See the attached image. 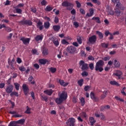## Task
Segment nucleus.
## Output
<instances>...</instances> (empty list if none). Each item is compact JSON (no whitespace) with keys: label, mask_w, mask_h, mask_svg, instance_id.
Here are the masks:
<instances>
[{"label":"nucleus","mask_w":126,"mask_h":126,"mask_svg":"<svg viewBox=\"0 0 126 126\" xmlns=\"http://www.w3.org/2000/svg\"><path fill=\"white\" fill-rule=\"evenodd\" d=\"M104 64V62L102 60L98 61L96 63L95 66V71H99V72H101L103 70L102 66Z\"/></svg>","instance_id":"f257e3e1"},{"label":"nucleus","mask_w":126,"mask_h":126,"mask_svg":"<svg viewBox=\"0 0 126 126\" xmlns=\"http://www.w3.org/2000/svg\"><path fill=\"white\" fill-rule=\"evenodd\" d=\"M66 51L70 54H75L78 53L76 48L73 46H68L66 48Z\"/></svg>","instance_id":"f03ea898"},{"label":"nucleus","mask_w":126,"mask_h":126,"mask_svg":"<svg viewBox=\"0 0 126 126\" xmlns=\"http://www.w3.org/2000/svg\"><path fill=\"white\" fill-rule=\"evenodd\" d=\"M62 5L64 7H67V9L70 10L72 9L73 4L68 2V1H64L62 3Z\"/></svg>","instance_id":"7ed1b4c3"},{"label":"nucleus","mask_w":126,"mask_h":126,"mask_svg":"<svg viewBox=\"0 0 126 126\" xmlns=\"http://www.w3.org/2000/svg\"><path fill=\"white\" fill-rule=\"evenodd\" d=\"M14 89V86L12 85H10L9 86H7L5 88V92L6 93H8V94H11Z\"/></svg>","instance_id":"20e7f679"},{"label":"nucleus","mask_w":126,"mask_h":126,"mask_svg":"<svg viewBox=\"0 0 126 126\" xmlns=\"http://www.w3.org/2000/svg\"><path fill=\"white\" fill-rule=\"evenodd\" d=\"M96 40V36L94 35L91 36L89 38V42L90 44H94Z\"/></svg>","instance_id":"39448f33"},{"label":"nucleus","mask_w":126,"mask_h":126,"mask_svg":"<svg viewBox=\"0 0 126 126\" xmlns=\"http://www.w3.org/2000/svg\"><path fill=\"white\" fill-rule=\"evenodd\" d=\"M79 65L82 66L81 69L82 70H86L88 68V64L85 63L83 61H80L79 62Z\"/></svg>","instance_id":"423d86ee"},{"label":"nucleus","mask_w":126,"mask_h":126,"mask_svg":"<svg viewBox=\"0 0 126 126\" xmlns=\"http://www.w3.org/2000/svg\"><path fill=\"white\" fill-rule=\"evenodd\" d=\"M59 96L61 98L63 99V100L64 101V100H66L67 99V94L66 92H63V93L60 94H59Z\"/></svg>","instance_id":"0eeeda50"},{"label":"nucleus","mask_w":126,"mask_h":126,"mask_svg":"<svg viewBox=\"0 0 126 126\" xmlns=\"http://www.w3.org/2000/svg\"><path fill=\"white\" fill-rule=\"evenodd\" d=\"M123 73L121 70H116L115 72L113 73V75L118 77V79H120L121 78V76L123 75Z\"/></svg>","instance_id":"6e6552de"},{"label":"nucleus","mask_w":126,"mask_h":126,"mask_svg":"<svg viewBox=\"0 0 126 126\" xmlns=\"http://www.w3.org/2000/svg\"><path fill=\"white\" fill-rule=\"evenodd\" d=\"M20 40L23 41V43L26 45L29 44L30 42V38H25L24 37H21Z\"/></svg>","instance_id":"1a4fd4ad"},{"label":"nucleus","mask_w":126,"mask_h":126,"mask_svg":"<svg viewBox=\"0 0 126 126\" xmlns=\"http://www.w3.org/2000/svg\"><path fill=\"white\" fill-rule=\"evenodd\" d=\"M20 23L22 25H29V26H31L32 25V22L30 20H22L20 22Z\"/></svg>","instance_id":"9d476101"},{"label":"nucleus","mask_w":126,"mask_h":126,"mask_svg":"<svg viewBox=\"0 0 126 126\" xmlns=\"http://www.w3.org/2000/svg\"><path fill=\"white\" fill-rule=\"evenodd\" d=\"M23 90L24 91L25 95H28V92L29 91V89L27 87V85L25 84H24L22 86Z\"/></svg>","instance_id":"9b49d317"},{"label":"nucleus","mask_w":126,"mask_h":126,"mask_svg":"<svg viewBox=\"0 0 126 126\" xmlns=\"http://www.w3.org/2000/svg\"><path fill=\"white\" fill-rule=\"evenodd\" d=\"M113 64L115 67L119 68L121 66L120 63L117 59L113 60Z\"/></svg>","instance_id":"f8f14e48"},{"label":"nucleus","mask_w":126,"mask_h":126,"mask_svg":"<svg viewBox=\"0 0 126 126\" xmlns=\"http://www.w3.org/2000/svg\"><path fill=\"white\" fill-rule=\"evenodd\" d=\"M44 93L45 94H47V95H48L49 96H51V95L54 93V91L52 89L47 90L44 91Z\"/></svg>","instance_id":"ddd939ff"},{"label":"nucleus","mask_w":126,"mask_h":126,"mask_svg":"<svg viewBox=\"0 0 126 126\" xmlns=\"http://www.w3.org/2000/svg\"><path fill=\"white\" fill-rule=\"evenodd\" d=\"M37 27L40 30H43L44 29V26L43 25V23L40 21H39L37 23Z\"/></svg>","instance_id":"4468645a"},{"label":"nucleus","mask_w":126,"mask_h":126,"mask_svg":"<svg viewBox=\"0 0 126 126\" xmlns=\"http://www.w3.org/2000/svg\"><path fill=\"white\" fill-rule=\"evenodd\" d=\"M59 82L60 83V85H61L62 86H63V87H66V86L68 85V83L67 82H64V81H63V80H61L60 79L59 81Z\"/></svg>","instance_id":"2eb2a0df"},{"label":"nucleus","mask_w":126,"mask_h":126,"mask_svg":"<svg viewBox=\"0 0 126 126\" xmlns=\"http://www.w3.org/2000/svg\"><path fill=\"white\" fill-rule=\"evenodd\" d=\"M38 62L41 64H45L48 62V60L41 59H39Z\"/></svg>","instance_id":"dca6fc26"},{"label":"nucleus","mask_w":126,"mask_h":126,"mask_svg":"<svg viewBox=\"0 0 126 126\" xmlns=\"http://www.w3.org/2000/svg\"><path fill=\"white\" fill-rule=\"evenodd\" d=\"M89 11H90V13H87L86 14V16H88V17H91V16H92L94 15V9L93 8H90L89 9Z\"/></svg>","instance_id":"f3484780"},{"label":"nucleus","mask_w":126,"mask_h":126,"mask_svg":"<svg viewBox=\"0 0 126 126\" xmlns=\"http://www.w3.org/2000/svg\"><path fill=\"white\" fill-rule=\"evenodd\" d=\"M112 1L114 3H116V6L118 8H120L121 7V3H120L119 0H112Z\"/></svg>","instance_id":"a211bd4d"},{"label":"nucleus","mask_w":126,"mask_h":126,"mask_svg":"<svg viewBox=\"0 0 126 126\" xmlns=\"http://www.w3.org/2000/svg\"><path fill=\"white\" fill-rule=\"evenodd\" d=\"M75 122V120L74 118H71L69 119V126H74V123Z\"/></svg>","instance_id":"6ab92c4d"},{"label":"nucleus","mask_w":126,"mask_h":126,"mask_svg":"<svg viewBox=\"0 0 126 126\" xmlns=\"http://www.w3.org/2000/svg\"><path fill=\"white\" fill-rule=\"evenodd\" d=\"M42 54L44 55V56H47L48 55V54H49V53L48 52V49L44 47L43 49H42Z\"/></svg>","instance_id":"aec40b11"},{"label":"nucleus","mask_w":126,"mask_h":126,"mask_svg":"<svg viewBox=\"0 0 126 126\" xmlns=\"http://www.w3.org/2000/svg\"><path fill=\"white\" fill-rule=\"evenodd\" d=\"M43 35H37L35 38V39L36 41H39L40 40L42 41L43 40Z\"/></svg>","instance_id":"412c9836"},{"label":"nucleus","mask_w":126,"mask_h":126,"mask_svg":"<svg viewBox=\"0 0 126 126\" xmlns=\"http://www.w3.org/2000/svg\"><path fill=\"white\" fill-rule=\"evenodd\" d=\"M8 126H20L18 125L17 122L12 121L9 123V124L8 125Z\"/></svg>","instance_id":"4be33fe9"},{"label":"nucleus","mask_w":126,"mask_h":126,"mask_svg":"<svg viewBox=\"0 0 126 126\" xmlns=\"http://www.w3.org/2000/svg\"><path fill=\"white\" fill-rule=\"evenodd\" d=\"M55 101L57 104H62V103H63V100L60 97H59V98H56Z\"/></svg>","instance_id":"5701e85b"},{"label":"nucleus","mask_w":126,"mask_h":126,"mask_svg":"<svg viewBox=\"0 0 126 126\" xmlns=\"http://www.w3.org/2000/svg\"><path fill=\"white\" fill-rule=\"evenodd\" d=\"M53 42L56 47H58L60 45V42L57 39H54Z\"/></svg>","instance_id":"b1692460"},{"label":"nucleus","mask_w":126,"mask_h":126,"mask_svg":"<svg viewBox=\"0 0 126 126\" xmlns=\"http://www.w3.org/2000/svg\"><path fill=\"white\" fill-rule=\"evenodd\" d=\"M110 84L112 85H114V86H119V83L116 82V81L113 80V81H111L110 82Z\"/></svg>","instance_id":"393cba45"},{"label":"nucleus","mask_w":126,"mask_h":126,"mask_svg":"<svg viewBox=\"0 0 126 126\" xmlns=\"http://www.w3.org/2000/svg\"><path fill=\"white\" fill-rule=\"evenodd\" d=\"M34 79V78L32 76H30L28 78V80L29 82H31V84H35V81H32Z\"/></svg>","instance_id":"a878e982"},{"label":"nucleus","mask_w":126,"mask_h":126,"mask_svg":"<svg viewBox=\"0 0 126 126\" xmlns=\"http://www.w3.org/2000/svg\"><path fill=\"white\" fill-rule=\"evenodd\" d=\"M53 28L55 31H59L61 29V27L59 25L54 26Z\"/></svg>","instance_id":"bb28decb"},{"label":"nucleus","mask_w":126,"mask_h":126,"mask_svg":"<svg viewBox=\"0 0 126 126\" xmlns=\"http://www.w3.org/2000/svg\"><path fill=\"white\" fill-rule=\"evenodd\" d=\"M90 122L91 123V126H94V124L95 123V121L94 120L93 117H91L89 119Z\"/></svg>","instance_id":"cd10ccee"},{"label":"nucleus","mask_w":126,"mask_h":126,"mask_svg":"<svg viewBox=\"0 0 126 126\" xmlns=\"http://www.w3.org/2000/svg\"><path fill=\"white\" fill-rule=\"evenodd\" d=\"M48 69L50 70V71L52 73H54L56 72V71H57V68H56L55 67H51L49 68Z\"/></svg>","instance_id":"c85d7f7f"},{"label":"nucleus","mask_w":126,"mask_h":126,"mask_svg":"<svg viewBox=\"0 0 126 126\" xmlns=\"http://www.w3.org/2000/svg\"><path fill=\"white\" fill-rule=\"evenodd\" d=\"M25 122H26V120L25 119H22L17 121V124H20L21 125H23V124H24Z\"/></svg>","instance_id":"c756f323"},{"label":"nucleus","mask_w":126,"mask_h":126,"mask_svg":"<svg viewBox=\"0 0 126 126\" xmlns=\"http://www.w3.org/2000/svg\"><path fill=\"white\" fill-rule=\"evenodd\" d=\"M96 33L98 35L100 39H102L103 38V34L100 32L96 31Z\"/></svg>","instance_id":"7c9ffc66"},{"label":"nucleus","mask_w":126,"mask_h":126,"mask_svg":"<svg viewBox=\"0 0 126 126\" xmlns=\"http://www.w3.org/2000/svg\"><path fill=\"white\" fill-rule=\"evenodd\" d=\"M10 95L11 96V97H13V96H16V97H18L19 94H18V93L16 92H12Z\"/></svg>","instance_id":"2f4dec72"},{"label":"nucleus","mask_w":126,"mask_h":126,"mask_svg":"<svg viewBox=\"0 0 126 126\" xmlns=\"http://www.w3.org/2000/svg\"><path fill=\"white\" fill-rule=\"evenodd\" d=\"M8 63L9 64V65H10V68L11 69H15V67L13 65V63H12V62H11L10 61V59H8Z\"/></svg>","instance_id":"473e14b6"},{"label":"nucleus","mask_w":126,"mask_h":126,"mask_svg":"<svg viewBox=\"0 0 126 126\" xmlns=\"http://www.w3.org/2000/svg\"><path fill=\"white\" fill-rule=\"evenodd\" d=\"M84 83V80L83 79H80L78 81L77 83L81 87Z\"/></svg>","instance_id":"72a5a7b5"},{"label":"nucleus","mask_w":126,"mask_h":126,"mask_svg":"<svg viewBox=\"0 0 126 126\" xmlns=\"http://www.w3.org/2000/svg\"><path fill=\"white\" fill-rule=\"evenodd\" d=\"M31 109L30 108H29V107L27 106V110H26V111L25 112V114H31Z\"/></svg>","instance_id":"f704fd0d"},{"label":"nucleus","mask_w":126,"mask_h":126,"mask_svg":"<svg viewBox=\"0 0 126 126\" xmlns=\"http://www.w3.org/2000/svg\"><path fill=\"white\" fill-rule=\"evenodd\" d=\"M44 26L45 29H49L50 28V23L48 22L44 23Z\"/></svg>","instance_id":"c9c22d12"},{"label":"nucleus","mask_w":126,"mask_h":126,"mask_svg":"<svg viewBox=\"0 0 126 126\" xmlns=\"http://www.w3.org/2000/svg\"><path fill=\"white\" fill-rule=\"evenodd\" d=\"M14 85L16 90L17 91L19 90V87L20 86V84H19L18 83H15Z\"/></svg>","instance_id":"e433bc0d"},{"label":"nucleus","mask_w":126,"mask_h":126,"mask_svg":"<svg viewBox=\"0 0 126 126\" xmlns=\"http://www.w3.org/2000/svg\"><path fill=\"white\" fill-rule=\"evenodd\" d=\"M80 101L81 103L82 106H84L85 104V101L84 97H81V98H80Z\"/></svg>","instance_id":"4c0bfd02"},{"label":"nucleus","mask_w":126,"mask_h":126,"mask_svg":"<svg viewBox=\"0 0 126 126\" xmlns=\"http://www.w3.org/2000/svg\"><path fill=\"white\" fill-rule=\"evenodd\" d=\"M61 43L63 45H67L69 44V43L67 41H66L65 39H62L61 40Z\"/></svg>","instance_id":"58836bf2"},{"label":"nucleus","mask_w":126,"mask_h":126,"mask_svg":"<svg viewBox=\"0 0 126 126\" xmlns=\"http://www.w3.org/2000/svg\"><path fill=\"white\" fill-rule=\"evenodd\" d=\"M4 28H5V30L8 32H10L12 31V29L9 27H6V26H5Z\"/></svg>","instance_id":"ea45409f"},{"label":"nucleus","mask_w":126,"mask_h":126,"mask_svg":"<svg viewBox=\"0 0 126 126\" xmlns=\"http://www.w3.org/2000/svg\"><path fill=\"white\" fill-rule=\"evenodd\" d=\"M90 96H91V99H93V100H94V101H96V98L94 96V93H91Z\"/></svg>","instance_id":"a19ab883"},{"label":"nucleus","mask_w":126,"mask_h":126,"mask_svg":"<svg viewBox=\"0 0 126 126\" xmlns=\"http://www.w3.org/2000/svg\"><path fill=\"white\" fill-rule=\"evenodd\" d=\"M101 45L103 48H107L109 45V44H106L105 43H102L101 44Z\"/></svg>","instance_id":"79ce46f5"},{"label":"nucleus","mask_w":126,"mask_h":126,"mask_svg":"<svg viewBox=\"0 0 126 126\" xmlns=\"http://www.w3.org/2000/svg\"><path fill=\"white\" fill-rule=\"evenodd\" d=\"M52 10H53V8L50 6H47L45 8L46 11H51Z\"/></svg>","instance_id":"37998d69"},{"label":"nucleus","mask_w":126,"mask_h":126,"mask_svg":"<svg viewBox=\"0 0 126 126\" xmlns=\"http://www.w3.org/2000/svg\"><path fill=\"white\" fill-rule=\"evenodd\" d=\"M19 69L21 71H24L26 70V68L23 66L19 67Z\"/></svg>","instance_id":"c03bdc74"},{"label":"nucleus","mask_w":126,"mask_h":126,"mask_svg":"<svg viewBox=\"0 0 126 126\" xmlns=\"http://www.w3.org/2000/svg\"><path fill=\"white\" fill-rule=\"evenodd\" d=\"M107 13L108 15H111L114 14V12L111 10H108L107 11Z\"/></svg>","instance_id":"a18cd8bd"},{"label":"nucleus","mask_w":126,"mask_h":126,"mask_svg":"<svg viewBox=\"0 0 126 126\" xmlns=\"http://www.w3.org/2000/svg\"><path fill=\"white\" fill-rule=\"evenodd\" d=\"M41 99L43 100V101H45V102H47L48 101V97L47 96H41Z\"/></svg>","instance_id":"49530a36"},{"label":"nucleus","mask_w":126,"mask_h":126,"mask_svg":"<svg viewBox=\"0 0 126 126\" xmlns=\"http://www.w3.org/2000/svg\"><path fill=\"white\" fill-rule=\"evenodd\" d=\"M32 53L33 55H39V53H38V52L36 49H33L32 50Z\"/></svg>","instance_id":"de8ad7c7"},{"label":"nucleus","mask_w":126,"mask_h":126,"mask_svg":"<svg viewBox=\"0 0 126 126\" xmlns=\"http://www.w3.org/2000/svg\"><path fill=\"white\" fill-rule=\"evenodd\" d=\"M115 99H117L118 101H120V102H124V100L122 98H120L118 96H115Z\"/></svg>","instance_id":"09e8293b"},{"label":"nucleus","mask_w":126,"mask_h":126,"mask_svg":"<svg viewBox=\"0 0 126 126\" xmlns=\"http://www.w3.org/2000/svg\"><path fill=\"white\" fill-rule=\"evenodd\" d=\"M92 2L94 3H96L98 5L100 4V2L97 0H92Z\"/></svg>","instance_id":"8fccbe9b"},{"label":"nucleus","mask_w":126,"mask_h":126,"mask_svg":"<svg viewBox=\"0 0 126 126\" xmlns=\"http://www.w3.org/2000/svg\"><path fill=\"white\" fill-rule=\"evenodd\" d=\"M16 12L18 14H21L22 12V10L21 9L17 8L16 9Z\"/></svg>","instance_id":"3c124183"},{"label":"nucleus","mask_w":126,"mask_h":126,"mask_svg":"<svg viewBox=\"0 0 126 126\" xmlns=\"http://www.w3.org/2000/svg\"><path fill=\"white\" fill-rule=\"evenodd\" d=\"M33 66L36 69H38L39 68H40V65L38 64L37 63H35L33 64Z\"/></svg>","instance_id":"603ef678"},{"label":"nucleus","mask_w":126,"mask_h":126,"mask_svg":"<svg viewBox=\"0 0 126 126\" xmlns=\"http://www.w3.org/2000/svg\"><path fill=\"white\" fill-rule=\"evenodd\" d=\"M90 68H91V70H93L94 68V64L93 63H90L89 65Z\"/></svg>","instance_id":"864d4df0"},{"label":"nucleus","mask_w":126,"mask_h":126,"mask_svg":"<svg viewBox=\"0 0 126 126\" xmlns=\"http://www.w3.org/2000/svg\"><path fill=\"white\" fill-rule=\"evenodd\" d=\"M17 62L18 63H21L22 62V60L21 58H17Z\"/></svg>","instance_id":"5fc2aeb1"},{"label":"nucleus","mask_w":126,"mask_h":126,"mask_svg":"<svg viewBox=\"0 0 126 126\" xmlns=\"http://www.w3.org/2000/svg\"><path fill=\"white\" fill-rule=\"evenodd\" d=\"M77 42L81 44L82 43V40L80 37H79L77 39Z\"/></svg>","instance_id":"6e6d98bb"},{"label":"nucleus","mask_w":126,"mask_h":126,"mask_svg":"<svg viewBox=\"0 0 126 126\" xmlns=\"http://www.w3.org/2000/svg\"><path fill=\"white\" fill-rule=\"evenodd\" d=\"M13 34L12 33H10L9 34V36H8L7 37V38L8 39H11L12 37V36H13Z\"/></svg>","instance_id":"4d7b16f0"},{"label":"nucleus","mask_w":126,"mask_h":126,"mask_svg":"<svg viewBox=\"0 0 126 126\" xmlns=\"http://www.w3.org/2000/svg\"><path fill=\"white\" fill-rule=\"evenodd\" d=\"M75 2L78 8H80L81 6V4L79 2H78V1H76Z\"/></svg>","instance_id":"13d9d810"},{"label":"nucleus","mask_w":126,"mask_h":126,"mask_svg":"<svg viewBox=\"0 0 126 126\" xmlns=\"http://www.w3.org/2000/svg\"><path fill=\"white\" fill-rule=\"evenodd\" d=\"M90 86H86L85 87V88H84V90L85 91H88L90 89Z\"/></svg>","instance_id":"bf43d9fd"},{"label":"nucleus","mask_w":126,"mask_h":126,"mask_svg":"<svg viewBox=\"0 0 126 126\" xmlns=\"http://www.w3.org/2000/svg\"><path fill=\"white\" fill-rule=\"evenodd\" d=\"M99 118H100V119L103 121H104V120H105V117L104 115H103L102 114H100V116L99 117Z\"/></svg>","instance_id":"052dcab7"},{"label":"nucleus","mask_w":126,"mask_h":126,"mask_svg":"<svg viewBox=\"0 0 126 126\" xmlns=\"http://www.w3.org/2000/svg\"><path fill=\"white\" fill-rule=\"evenodd\" d=\"M73 25L75 26L76 28H78L79 27V24L77 22H74L73 23Z\"/></svg>","instance_id":"680f3d73"},{"label":"nucleus","mask_w":126,"mask_h":126,"mask_svg":"<svg viewBox=\"0 0 126 126\" xmlns=\"http://www.w3.org/2000/svg\"><path fill=\"white\" fill-rule=\"evenodd\" d=\"M88 75V73L86 71H84L82 73L83 76H87Z\"/></svg>","instance_id":"e2e57ef3"},{"label":"nucleus","mask_w":126,"mask_h":126,"mask_svg":"<svg viewBox=\"0 0 126 126\" xmlns=\"http://www.w3.org/2000/svg\"><path fill=\"white\" fill-rule=\"evenodd\" d=\"M41 3L42 5H45L47 4V1H46L45 0H43L41 2Z\"/></svg>","instance_id":"0e129e2a"},{"label":"nucleus","mask_w":126,"mask_h":126,"mask_svg":"<svg viewBox=\"0 0 126 126\" xmlns=\"http://www.w3.org/2000/svg\"><path fill=\"white\" fill-rule=\"evenodd\" d=\"M79 10H80V12L82 14H85V11H84V9H82V8H80V9H79Z\"/></svg>","instance_id":"69168bd1"},{"label":"nucleus","mask_w":126,"mask_h":126,"mask_svg":"<svg viewBox=\"0 0 126 126\" xmlns=\"http://www.w3.org/2000/svg\"><path fill=\"white\" fill-rule=\"evenodd\" d=\"M88 59L89 60L94 61V58L92 56H90L88 57Z\"/></svg>","instance_id":"338daca9"},{"label":"nucleus","mask_w":126,"mask_h":126,"mask_svg":"<svg viewBox=\"0 0 126 126\" xmlns=\"http://www.w3.org/2000/svg\"><path fill=\"white\" fill-rule=\"evenodd\" d=\"M72 44H73L74 46H75V47H78V46H79V45H78V43L76 42H73Z\"/></svg>","instance_id":"774afa93"}]
</instances>
